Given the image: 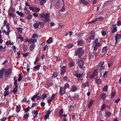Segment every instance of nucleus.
<instances>
[{
    "instance_id": "obj_44",
    "label": "nucleus",
    "mask_w": 121,
    "mask_h": 121,
    "mask_svg": "<svg viewBox=\"0 0 121 121\" xmlns=\"http://www.w3.org/2000/svg\"><path fill=\"white\" fill-rule=\"evenodd\" d=\"M9 16L11 17L14 18L15 17V15L13 13H9Z\"/></svg>"
},
{
    "instance_id": "obj_63",
    "label": "nucleus",
    "mask_w": 121,
    "mask_h": 121,
    "mask_svg": "<svg viewBox=\"0 0 121 121\" xmlns=\"http://www.w3.org/2000/svg\"><path fill=\"white\" fill-rule=\"evenodd\" d=\"M97 83L98 84H100L101 83V80L100 79H96Z\"/></svg>"
},
{
    "instance_id": "obj_57",
    "label": "nucleus",
    "mask_w": 121,
    "mask_h": 121,
    "mask_svg": "<svg viewBox=\"0 0 121 121\" xmlns=\"http://www.w3.org/2000/svg\"><path fill=\"white\" fill-rule=\"evenodd\" d=\"M73 99H78V95L77 94H75L72 97Z\"/></svg>"
},
{
    "instance_id": "obj_59",
    "label": "nucleus",
    "mask_w": 121,
    "mask_h": 121,
    "mask_svg": "<svg viewBox=\"0 0 121 121\" xmlns=\"http://www.w3.org/2000/svg\"><path fill=\"white\" fill-rule=\"evenodd\" d=\"M39 61V58L37 57L35 59V61L34 64L35 65H36L37 64L38 62Z\"/></svg>"
},
{
    "instance_id": "obj_37",
    "label": "nucleus",
    "mask_w": 121,
    "mask_h": 121,
    "mask_svg": "<svg viewBox=\"0 0 121 121\" xmlns=\"http://www.w3.org/2000/svg\"><path fill=\"white\" fill-rule=\"evenodd\" d=\"M58 73L56 72H54L52 75V76L54 78H56L57 76Z\"/></svg>"
},
{
    "instance_id": "obj_14",
    "label": "nucleus",
    "mask_w": 121,
    "mask_h": 121,
    "mask_svg": "<svg viewBox=\"0 0 121 121\" xmlns=\"http://www.w3.org/2000/svg\"><path fill=\"white\" fill-rule=\"evenodd\" d=\"M82 74L80 73H76L75 76L79 80H82L83 79Z\"/></svg>"
},
{
    "instance_id": "obj_40",
    "label": "nucleus",
    "mask_w": 121,
    "mask_h": 121,
    "mask_svg": "<svg viewBox=\"0 0 121 121\" xmlns=\"http://www.w3.org/2000/svg\"><path fill=\"white\" fill-rule=\"evenodd\" d=\"M77 90V88L75 86H73L72 88V90L73 91H75Z\"/></svg>"
},
{
    "instance_id": "obj_33",
    "label": "nucleus",
    "mask_w": 121,
    "mask_h": 121,
    "mask_svg": "<svg viewBox=\"0 0 121 121\" xmlns=\"http://www.w3.org/2000/svg\"><path fill=\"white\" fill-rule=\"evenodd\" d=\"M52 42V39L51 37H50L47 41V43H50Z\"/></svg>"
},
{
    "instance_id": "obj_54",
    "label": "nucleus",
    "mask_w": 121,
    "mask_h": 121,
    "mask_svg": "<svg viewBox=\"0 0 121 121\" xmlns=\"http://www.w3.org/2000/svg\"><path fill=\"white\" fill-rule=\"evenodd\" d=\"M73 46V45L71 43H70L68 44L67 46V48H71Z\"/></svg>"
},
{
    "instance_id": "obj_41",
    "label": "nucleus",
    "mask_w": 121,
    "mask_h": 121,
    "mask_svg": "<svg viewBox=\"0 0 121 121\" xmlns=\"http://www.w3.org/2000/svg\"><path fill=\"white\" fill-rule=\"evenodd\" d=\"M98 21H103L104 19V18L102 17L99 16L97 18Z\"/></svg>"
},
{
    "instance_id": "obj_48",
    "label": "nucleus",
    "mask_w": 121,
    "mask_h": 121,
    "mask_svg": "<svg viewBox=\"0 0 121 121\" xmlns=\"http://www.w3.org/2000/svg\"><path fill=\"white\" fill-rule=\"evenodd\" d=\"M69 66L71 67H72L74 65V63L73 62H70L69 64Z\"/></svg>"
},
{
    "instance_id": "obj_19",
    "label": "nucleus",
    "mask_w": 121,
    "mask_h": 121,
    "mask_svg": "<svg viewBox=\"0 0 121 121\" xmlns=\"http://www.w3.org/2000/svg\"><path fill=\"white\" fill-rule=\"evenodd\" d=\"M35 46L36 45L35 44H31L29 47L30 50L31 51H33L34 50V48Z\"/></svg>"
},
{
    "instance_id": "obj_4",
    "label": "nucleus",
    "mask_w": 121,
    "mask_h": 121,
    "mask_svg": "<svg viewBox=\"0 0 121 121\" xmlns=\"http://www.w3.org/2000/svg\"><path fill=\"white\" fill-rule=\"evenodd\" d=\"M12 72V69L11 68H9L7 70L4 71V77L6 78L8 77L11 74Z\"/></svg>"
},
{
    "instance_id": "obj_17",
    "label": "nucleus",
    "mask_w": 121,
    "mask_h": 121,
    "mask_svg": "<svg viewBox=\"0 0 121 121\" xmlns=\"http://www.w3.org/2000/svg\"><path fill=\"white\" fill-rule=\"evenodd\" d=\"M80 3L84 5H87L88 4V2L86 1L85 0H80Z\"/></svg>"
},
{
    "instance_id": "obj_39",
    "label": "nucleus",
    "mask_w": 121,
    "mask_h": 121,
    "mask_svg": "<svg viewBox=\"0 0 121 121\" xmlns=\"http://www.w3.org/2000/svg\"><path fill=\"white\" fill-rule=\"evenodd\" d=\"M62 0L63 1V8L61 9L60 10V11L62 12H63L64 11H65V9L64 7V0Z\"/></svg>"
},
{
    "instance_id": "obj_55",
    "label": "nucleus",
    "mask_w": 121,
    "mask_h": 121,
    "mask_svg": "<svg viewBox=\"0 0 121 121\" xmlns=\"http://www.w3.org/2000/svg\"><path fill=\"white\" fill-rule=\"evenodd\" d=\"M6 26L7 29V30H10V28L9 26V23H7L5 25Z\"/></svg>"
},
{
    "instance_id": "obj_58",
    "label": "nucleus",
    "mask_w": 121,
    "mask_h": 121,
    "mask_svg": "<svg viewBox=\"0 0 121 121\" xmlns=\"http://www.w3.org/2000/svg\"><path fill=\"white\" fill-rule=\"evenodd\" d=\"M32 38L35 39V38H37L38 37V35L36 34H34L32 35Z\"/></svg>"
},
{
    "instance_id": "obj_45",
    "label": "nucleus",
    "mask_w": 121,
    "mask_h": 121,
    "mask_svg": "<svg viewBox=\"0 0 121 121\" xmlns=\"http://www.w3.org/2000/svg\"><path fill=\"white\" fill-rule=\"evenodd\" d=\"M6 44L7 45H8L9 44L10 45H13V42L11 43L10 41H7L6 42Z\"/></svg>"
},
{
    "instance_id": "obj_62",
    "label": "nucleus",
    "mask_w": 121,
    "mask_h": 121,
    "mask_svg": "<svg viewBox=\"0 0 121 121\" xmlns=\"http://www.w3.org/2000/svg\"><path fill=\"white\" fill-rule=\"evenodd\" d=\"M29 52H27L25 54H23L22 55H23V57H26V56H28L29 54Z\"/></svg>"
},
{
    "instance_id": "obj_60",
    "label": "nucleus",
    "mask_w": 121,
    "mask_h": 121,
    "mask_svg": "<svg viewBox=\"0 0 121 121\" xmlns=\"http://www.w3.org/2000/svg\"><path fill=\"white\" fill-rule=\"evenodd\" d=\"M101 33L103 36H104L106 35V32L105 31H102Z\"/></svg>"
},
{
    "instance_id": "obj_29",
    "label": "nucleus",
    "mask_w": 121,
    "mask_h": 121,
    "mask_svg": "<svg viewBox=\"0 0 121 121\" xmlns=\"http://www.w3.org/2000/svg\"><path fill=\"white\" fill-rule=\"evenodd\" d=\"M74 109V107L73 106H69V110L70 111H73Z\"/></svg>"
},
{
    "instance_id": "obj_9",
    "label": "nucleus",
    "mask_w": 121,
    "mask_h": 121,
    "mask_svg": "<svg viewBox=\"0 0 121 121\" xmlns=\"http://www.w3.org/2000/svg\"><path fill=\"white\" fill-rule=\"evenodd\" d=\"M6 69L4 68L1 69L0 70V78H3L4 73Z\"/></svg>"
},
{
    "instance_id": "obj_32",
    "label": "nucleus",
    "mask_w": 121,
    "mask_h": 121,
    "mask_svg": "<svg viewBox=\"0 0 121 121\" xmlns=\"http://www.w3.org/2000/svg\"><path fill=\"white\" fill-rule=\"evenodd\" d=\"M20 108L21 106H20L18 105L16 106V111L17 113H18L20 111Z\"/></svg>"
},
{
    "instance_id": "obj_53",
    "label": "nucleus",
    "mask_w": 121,
    "mask_h": 121,
    "mask_svg": "<svg viewBox=\"0 0 121 121\" xmlns=\"http://www.w3.org/2000/svg\"><path fill=\"white\" fill-rule=\"evenodd\" d=\"M116 95V93L115 92L113 91L112 92L111 94V98H113L115 97V95Z\"/></svg>"
},
{
    "instance_id": "obj_2",
    "label": "nucleus",
    "mask_w": 121,
    "mask_h": 121,
    "mask_svg": "<svg viewBox=\"0 0 121 121\" xmlns=\"http://www.w3.org/2000/svg\"><path fill=\"white\" fill-rule=\"evenodd\" d=\"M99 40L97 38L93 42V44L92 45V47L94 48V51H96L97 50V48L100 46V43H98Z\"/></svg>"
},
{
    "instance_id": "obj_11",
    "label": "nucleus",
    "mask_w": 121,
    "mask_h": 121,
    "mask_svg": "<svg viewBox=\"0 0 121 121\" xmlns=\"http://www.w3.org/2000/svg\"><path fill=\"white\" fill-rule=\"evenodd\" d=\"M37 41V39H35L33 38H32L30 39V41L29 42V43L30 44L32 43V44H35V43Z\"/></svg>"
},
{
    "instance_id": "obj_34",
    "label": "nucleus",
    "mask_w": 121,
    "mask_h": 121,
    "mask_svg": "<svg viewBox=\"0 0 121 121\" xmlns=\"http://www.w3.org/2000/svg\"><path fill=\"white\" fill-rule=\"evenodd\" d=\"M37 92H36V94L35 95H34L31 98V99L33 101H34L35 100V99L39 95V93L37 94Z\"/></svg>"
},
{
    "instance_id": "obj_22",
    "label": "nucleus",
    "mask_w": 121,
    "mask_h": 121,
    "mask_svg": "<svg viewBox=\"0 0 121 121\" xmlns=\"http://www.w3.org/2000/svg\"><path fill=\"white\" fill-rule=\"evenodd\" d=\"M16 13L17 15L20 16L21 17H24L23 14L22 12L17 11H16Z\"/></svg>"
},
{
    "instance_id": "obj_16",
    "label": "nucleus",
    "mask_w": 121,
    "mask_h": 121,
    "mask_svg": "<svg viewBox=\"0 0 121 121\" xmlns=\"http://www.w3.org/2000/svg\"><path fill=\"white\" fill-rule=\"evenodd\" d=\"M78 45L79 46H81L84 43V41L82 39H79L77 41Z\"/></svg>"
},
{
    "instance_id": "obj_50",
    "label": "nucleus",
    "mask_w": 121,
    "mask_h": 121,
    "mask_svg": "<svg viewBox=\"0 0 121 121\" xmlns=\"http://www.w3.org/2000/svg\"><path fill=\"white\" fill-rule=\"evenodd\" d=\"M42 99H44L47 97V95L46 94H43L42 95Z\"/></svg>"
},
{
    "instance_id": "obj_35",
    "label": "nucleus",
    "mask_w": 121,
    "mask_h": 121,
    "mask_svg": "<svg viewBox=\"0 0 121 121\" xmlns=\"http://www.w3.org/2000/svg\"><path fill=\"white\" fill-rule=\"evenodd\" d=\"M40 66V65H37V66H35L34 67V69L36 70H39V69Z\"/></svg>"
},
{
    "instance_id": "obj_15",
    "label": "nucleus",
    "mask_w": 121,
    "mask_h": 121,
    "mask_svg": "<svg viewBox=\"0 0 121 121\" xmlns=\"http://www.w3.org/2000/svg\"><path fill=\"white\" fill-rule=\"evenodd\" d=\"M51 111L50 110L46 112V115H45V119H47L49 117V115L51 114Z\"/></svg>"
},
{
    "instance_id": "obj_26",
    "label": "nucleus",
    "mask_w": 121,
    "mask_h": 121,
    "mask_svg": "<svg viewBox=\"0 0 121 121\" xmlns=\"http://www.w3.org/2000/svg\"><path fill=\"white\" fill-rule=\"evenodd\" d=\"M33 26L34 27L35 29L38 28L39 26V23H38L37 22H35L34 23Z\"/></svg>"
},
{
    "instance_id": "obj_42",
    "label": "nucleus",
    "mask_w": 121,
    "mask_h": 121,
    "mask_svg": "<svg viewBox=\"0 0 121 121\" xmlns=\"http://www.w3.org/2000/svg\"><path fill=\"white\" fill-rule=\"evenodd\" d=\"M107 46H105L103 48L102 52H105L107 51Z\"/></svg>"
},
{
    "instance_id": "obj_30",
    "label": "nucleus",
    "mask_w": 121,
    "mask_h": 121,
    "mask_svg": "<svg viewBox=\"0 0 121 121\" xmlns=\"http://www.w3.org/2000/svg\"><path fill=\"white\" fill-rule=\"evenodd\" d=\"M106 107V106L105 104H103L101 106V110L102 111H103L105 109Z\"/></svg>"
},
{
    "instance_id": "obj_5",
    "label": "nucleus",
    "mask_w": 121,
    "mask_h": 121,
    "mask_svg": "<svg viewBox=\"0 0 121 121\" xmlns=\"http://www.w3.org/2000/svg\"><path fill=\"white\" fill-rule=\"evenodd\" d=\"M84 58H82V60L78 62V64L79 67L81 68H82L84 65V62L83 60H84Z\"/></svg>"
},
{
    "instance_id": "obj_12",
    "label": "nucleus",
    "mask_w": 121,
    "mask_h": 121,
    "mask_svg": "<svg viewBox=\"0 0 121 121\" xmlns=\"http://www.w3.org/2000/svg\"><path fill=\"white\" fill-rule=\"evenodd\" d=\"M60 1H61L59 0L57 1V0H56V2L55 4V6L56 8H58L60 6Z\"/></svg>"
},
{
    "instance_id": "obj_8",
    "label": "nucleus",
    "mask_w": 121,
    "mask_h": 121,
    "mask_svg": "<svg viewBox=\"0 0 121 121\" xmlns=\"http://www.w3.org/2000/svg\"><path fill=\"white\" fill-rule=\"evenodd\" d=\"M104 63V62H101L97 65V67H100L102 69H105V67L104 66H103Z\"/></svg>"
},
{
    "instance_id": "obj_1",
    "label": "nucleus",
    "mask_w": 121,
    "mask_h": 121,
    "mask_svg": "<svg viewBox=\"0 0 121 121\" xmlns=\"http://www.w3.org/2000/svg\"><path fill=\"white\" fill-rule=\"evenodd\" d=\"M50 15L49 13H47L45 14L43 13L40 14L39 17L41 19L43 20L44 22L46 23L48 22L50 20Z\"/></svg>"
},
{
    "instance_id": "obj_36",
    "label": "nucleus",
    "mask_w": 121,
    "mask_h": 121,
    "mask_svg": "<svg viewBox=\"0 0 121 121\" xmlns=\"http://www.w3.org/2000/svg\"><path fill=\"white\" fill-rule=\"evenodd\" d=\"M29 115L28 113H26L24 114L23 116V118L24 119L26 120L27 119Z\"/></svg>"
},
{
    "instance_id": "obj_31",
    "label": "nucleus",
    "mask_w": 121,
    "mask_h": 121,
    "mask_svg": "<svg viewBox=\"0 0 121 121\" xmlns=\"http://www.w3.org/2000/svg\"><path fill=\"white\" fill-rule=\"evenodd\" d=\"M32 15L30 14H29L28 16L26 17V18L29 20H30L32 18Z\"/></svg>"
},
{
    "instance_id": "obj_38",
    "label": "nucleus",
    "mask_w": 121,
    "mask_h": 121,
    "mask_svg": "<svg viewBox=\"0 0 121 121\" xmlns=\"http://www.w3.org/2000/svg\"><path fill=\"white\" fill-rule=\"evenodd\" d=\"M111 114V112H108L105 113V115L106 117H108L110 116Z\"/></svg>"
},
{
    "instance_id": "obj_46",
    "label": "nucleus",
    "mask_w": 121,
    "mask_h": 121,
    "mask_svg": "<svg viewBox=\"0 0 121 121\" xmlns=\"http://www.w3.org/2000/svg\"><path fill=\"white\" fill-rule=\"evenodd\" d=\"M88 38H89V39H90L91 40H94L95 38V36L94 35H91Z\"/></svg>"
},
{
    "instance_id": "obj_47",
    "label": "nucleus",
    "mask_w": 121,
    "mask_h": 121,
    "mask_svg": "<svg viewBox=\"0 0 121 121\" xmlns=\"http://www.w3.org/2000/svg\"><path fill=\"white\" fill-rule=\"evenodd\" d=\"M69 87V84L68 83H66L64 86V87H63L65 90L67 88H68Z\"/></svg>"
},
{
    "instance_id": "obj_64",
    "label": "nucleus",
    "mask_w": 121,
    "mask_h": 121,
    "mask_svg": "<svg viewBox=\"0 0 121 121\" xmlns=\"http://www.w3.org/2000/svg\"><path fill=\"white\" fill-rule=\"evenodd\" d=\"M118 26L121 25V22L120 21H118L116 24Z\"/></svg>"
},
{
    "instance_id": "obj_13",
    "label": "nucleus",
    "mask_w": 121,
    "mask_h": 121,
    "mask_svg": "<svg viewBox=\"0 0 121 121\" xmlns=\"http://www.w3.org/2000/svg\"><path fill=\"white\" fill-rule=\"evenodd\" d=\"M66 68V67L64 66L62 67L60 69V73L62 75H64L66 72V70L65 68Z\"/></svg>"
},
{
    "instance_id": "obj_56",
    "label": "nucleus",
    "mask_w": 121,
    "mask_h": 121,
    "mask_svg": "<svg viewBox=\"0 0 121 121\" xmlns=\"http://www.w3.org/2000/svg\"><path fill=\"white\" fill-rule=\"evenodd\" d=\"M93 53L90 54L89 56V58L90 59L93 58L94 55Z\"/></svg>"
},
{
    "instance_id": "obj_7",
    "label": "nucleus",
    "mask_w": 121,
    "mask_h": 121,
    "mask_svg": "<svg viewBox=\"0 0 121 121\" xmlns=\"http://www.w3.org/2000/svg\"><path fill=\"white\" fill-rule=\"evenodd\" d=\"M116 42V43H118L121 39V35L119 34L116 35L115 37Z\"/></svg>"
},
{
    "instance_id": "obj_51",
    "label": "nucleus",
    "mask_w": 121,
    "mask_h": 121,
    "mask_svg": "<svg viewBox=\"0 0 121 121\" xmlns=\"http://www.w3.org/2000/svg\"><path fill=\"white\" fill-rule=\"evenodd\" d=\"M22 73L19 74V76L18 78V81H20L22 78Z\"/></svg>"
},
{
    "instance_id": "obj_61",
    "label": "nucleus",
    "mask_w": 121,
    "mask_h": 121,
    "mask_svg": "<svg viewBox=\"0 0 121 121\" xmlns=\"http://www.w3.org/2000/svg\"><path fill=\"white\" fill-rule=\"evenodd\" d=\"M108 72H107V71L105 72L103 74V77H104V78L106 77L107 76V74H108Z\"/></svg>"
},
{
    "instance_id": "obj_25",
    "label": "nucleus",
    "mask_w": 121,
    "mask_h": 121,
    "mask_svg": "<svg viewBox=\"0 0 121 121\" xmlns=\"http://www.w3.org/2000/svg\"><path fill=\"white\" fill-rule=\"evenodd\" d=\"M40 2V4L42 5L44 4L47 1L46 0H39Z\"/></svg>"
},
{
    "instance_id": "obj_52",
    "label": "nucleus",
    "mask_w": 121,
    "mask_h": 121,
    "mask_svg": "<svg viewBox=\"0 0 121 121\" xmlns=\"http://www.w3.org/2000/svg\"><path fill=\"white\" fill-rule=\"evenodd\" d=\"M19 36L17 37V38L21 39V41L22 42L23 41V38L22 37V36L21 35L19 34Z\"/></svg>"
},
{
    "instance_id": "obj_43",
    "label": "nucleus",
    "mask_w": 121,
    "mask_h": 121,
    "mask_svg": "<svg viewBox=\"0 0 121 121\" xmlns=\"http://www.w3.org/2000/svg\"><path fill=\"white\" fill-rule=\"evenodd\" d=\"M39 25H40V27L41 28H43L44 26V23L43 22H39Z\"/></svg>"
},
{
    "instance_id": "obj_21",
    "label": "nucleus",
    "mask_w": 121,
    "mask_h": 121,
    "mask_svg": "<svg viewBox=\"0 0 121 121\" xmlns=\"http://www.w3.org/2000/svg\"><path fill=\"white\" fill-rule=\"evenodd\" d=\"M83 82V86L84 87H85L86 86L88 87L89 86V83L88 82H84V80Z\"/></svg>"
},
{
    "instance_id": "obj_23",
    "label": "nucleus",
    "mask_w": 121,
    "mask_h": 121,
    "mask_svg": "<svg viewBox=\"0 0 121 121\" xmlns=\"http://www.w3.org/2000/svg\"><path fill=\"white\" fill-rule=\"evenodd\" d=\"M111 29L112 30H117L116 24H115L114 25H112L111 26Z\"/></svg>"
},
{
    "instance_id": "obj_20",
    "label": "nucleus",
    "mask_w": 121,
    "mask_h": 121,
    "mask_svg": "<svg viewBox=\"0 0 121 121\" xmlns=\"http://www.w3.org/2000/svg\"><path fill=\"white\" fill-rule=\"evenodd\" d=\"M97 18L93 20H92L89 22H88V24H90L92 23H95L97 21Z\"/></svg>"
},
{
    "instance_id": "obj_49",
    "label": "nucleus",
    "mask_w": 121,
    "mask_h": 121,
    "mask_svg": "<svg viewBox=\"0 0 121 121\" xmlns=\"http://www.w3.org/2000/svg\"><path fill=\"white\" fill-rule=\"evenodd\" d=\"M108 86H104L103 88V90L104 91H107Z\"/></svg>"
},
{
    "instance_id": "obj_24",
    "label": "nucleus",
    "mask_w": 121,
    "mask_h": 121,
    "mask_svg": "<svg viewBox=\"0 0 121 121\" xmlns=\"http://www.w3.org/2000/svg\"><path fill=\"white\" fill-rule=\"evenodd\" d=\"M17 86H16L14 88L13 90L12 91L15 94L17 92Z\"/></svg>"
},
{
    "instance_id": "obj_10",
    "label": "nucleus",
    "mask_w": 121,
    "mask_h": 121,
    "mask_svg": "<svg viewBox=\"0 0 121 121\" xmlns=\"http://www.w3.org/2000/svg\"><path fill=\"white\" fill-rule=\"evenodd\" d=\"M65 89L63 87H60V94L63 95L65 93Z\"/></svg>"
},
{
    "instance_id": "obj_6",
    "label": "nucleus",
    "mask_w": 121,
    "mask_h": 121,
    "mask_svg": "<svg viewBox=\"0 0 121 121\" xmlns=\"http://www.w3.org/2000/svg\"><path fill=\"white\" fill-rule=\"evenodd\" d=\"M98 71L97 69H95L92 75L90 76V78L92 79L94 78L95 77V76H97L98 75Z\"/></svg>"
},
{
    "instance_id": "obj_28",
    "label": "nucleus",
    "mask_w": 121,
    "mask_h": 121,
    "mask_svg": "<svg viewBox=\"0 0 121 121\" xmlns=\"http://www.w3.org/2000/svg\"><path fill=\"white\" fill-rule=\"evenodd\" d=\"M94 100H91L90 101L88 106L89 108H90L91 107V105L94 103Z\"/></svg>"
},
{
    "instance_id": "obj_27",
    "label": "nucleus",
    "mask_w": 121,
    "mask_h": 121,
    "mask_svg": "<svg viewBox=\"0 0 121 121\" xmlns=\"http://www.w3.org/2000/svg\"><path fill=\"white\" fill-rule=\"evenodd\" d=\"M4 97H6L7 96L9 95V91H5L4 92Z\"/></svg>"
},
{
    "instance_id": "obj_18",
    "label": "nucleus",
    "mask_w": 121,
    "mask_h": 121,
    "mask_svg": "<svg viewBox=\"0 0 121 121\" xmlns=\"http://www.w3.org/2000/svg\"><path fill=\"white\" fill-rule=\"evenodd\" d=\"M100 97L101 99H103V100L106 99V95L105 93H101L100 96Z\"/></svg>"
},
{
    "instance_id": "obj_3",
    "label": "nucleus",
    "mask_w": 121,
    "mask_h": 121,
    "mask_svg": "<svg viewBox=\"0 0 121 121\" xmlns=\"http://www.w3.org/2000/svg\"><path fill=\"white\" fill-rule=\"evenodd\" d=\"M84 54V52L82 49V48H78V50L74 54L75 56L78 55V57H79L82 56Z\"/></svg>"
}]
</instances>
